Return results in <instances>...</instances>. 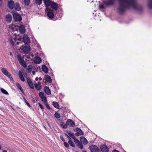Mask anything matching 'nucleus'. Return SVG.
I'll return each mask as SVG.
<instances>
[{"label":"nucleus","instance_id":"8","mask_svg":"<svg viewBox=\"0 0 152 152\" xmlns=\"http://www.w3.org/2000/svg\"><path fill=\"white\" fill-rule=\"evenodd\" d=\"M13 17L16 21H20L22 20L20 15L17 13H15L13 14Z\"/></svg>","mask_w":152,"mask_h":152},{"label":"nucleus","instance_id":"13","mask_svg":"<svg viewBox=\"0 0 152 152\" xmlns=\"http://www.w3.org/2000/svg\"><path fill=\"white\" fill-rule=\"evenodd\" d=\"M100 148L102 151L103 152H108L109 151L108 148L105 145L101 146Z\"/></svg>","mask_w":152,"mask_h":152},{"label":"nucleus","instance_id":"51","mask_svg":"<svg viewBox=\"0 0 152 152\" xmlns=\"http://www.w3.org/2000/svg\"><path fill=\"white\" fill-rule=\"evenodd\" d=\"M27 82L28 83L29 82H32L31 81V79L29 78H27Z\"/></svg>","mask_w":152,"mask_h":152},{"label":"nucleus","instance_id":"41","mask_svg":"<svg viewBox=\"0 0 152 152\" xmlns=\"http://www.w3.org/2000/svg\"><path fill=\"white\" fill-rule=\"evenodd\" d=\"M42 100V101H43L45 103L47 101V99L46 98L45 96H43L41 98Z\"/></svg>","mask_w":152,"mask_h":152},{"label":"nucleus","instance_id":"43","mask_svg":"<svg viewBox=\"0 0 152 152\" xmlns=\"http://www.w3.org/2000/svg\"><path fill=\"white\" fill-rule=\"evenodd\" d=\"M44 93L42 92H40L39 94V96L41 98L44 96Z\"/></svg>","mask_w":152,"mask_h":152},{"label":"nucleus","instance_id":"44","mask_svg":"<svg viewBox=\"0 0 152 152\" xmlns=\"http://www.w3.org/2000/svg\"><path fill=\"white\" fill-rule=\"evenodd\" d=\"M64 146L65 147H66V148H67L69 147V145L67 142H64Z\"/></svg>","mask_w":152,"mask_h":152},{"label":"nucleus","instance_id":"47","mask_svg":"<svg viewBox=\"0 0 152 152\" xmlns=\"http://www.w3.org/2000/svg\"><path fill=\"white\" fill-rule=\"evenodd\" d=\"M10 76H7V77H8L10 79V80H12V81H13V78L11 76L10 74Z\"/></svg>","mask_w":152,"mask_h":152},{"label":"nucleus","instance_id":"63","mask_svg":"<svg viewBox=\"0 0 152 152\" xmlns=\"http://www.w3.org/2000/svg\"><path fill=\"white\" fill-rule=\"evenodd\" d=\"M36 99L37 101H38V99L37 98H36Z\"/></svg>","mask_w":152,"mask_h":152},{"label":"nucleus","instance_id":"61","mask_svg":"<svg viewBox=\"0 0 152 152\" xmlns=\"http://www.w3.org/2000/svg\"><path fill=\"white\" fill-rule=\"evenodd\" d=\"M39 80H40V81L42 80V78H41V77H39Z\"/></svg>","mask_w":152,"mask_h":152},{"label":"nucleus","instance_id":"2","mask_svg":"<svg viewBox=\"0 0 152 152\" xmlns=\"http://www.w3.org/2000/svg\"><path fill=\"white\" fill-rule=\"evenodd\" d=\"M19 41L20 42H17V44L19 45L20 43H21L22 42H24L25 44H28L30 42V39L28 36L24 34L22 38L20 37L18 38Z\"/></svg>","mask_w":152,"mask_h":152},{"label":"nucleus","instance_id":"46","mask_svg":"<svg viewBox=\"0 0 152 152\" xmlns=\"http://www.w3.org/2000/svg\"><path fill=\"white\" fill-rule=\"evenodd\" d=\"M38 104L41 109H44L43 107V105L40 103H39Z\"/></svg>","mask_w":152,"mask_h":152},{"label":"nucleus","instance_id":"58","mask_svg":"<svg viewBox=\"0 0 152 152\" xmlns=\"http://www.w3.org/2000/svg\"><path fill=\"white\" fill-rule=\"evenodd\" d=\"M23 99H24L25 102L27 101L26 99H25V97H23Z\"/></svg>","mask_w":152,"mask_h":152},{"label":"nucleus","instance_id":"39","mask_svg":"<svg viewBox=\"0 0 152 152\" xmlns=\"http://www.w3.org/2000/svg\"><path fill=\"white\" fill-rule=\"evenodd\" d=\"M77 145L78 147L80 149H82L83 148V145L82 143H81L80 142L77 144Z\"/></svg>","mask_w":152,"mask_h":152},{"label":"nucleus","instance_id":"62","mask_svg":"<svg viewBox=\"0 0 152 152\" xmlns=\"http://www.w3.org/2000/svg\"><path fill=\"white\" fill-rule=\"evenodd\" d=\"M10 55H11V56H12V53L11 52H10Z\"/></svg>","mask_w":152,"mask_h":152},{"label":"nucleus","instance_id":"26","mask_svg":"<svg viewBox=\"0 0 152 152\" xmlns=\"http://www.w3.org/2000/svg\"><path fill=\"white\" fill-rule=\"evenodd\" d=\"M42 71L45 73H47L48 71V69L45 65H42Z\"/></svg>","mask_w":152,"mask_h":152},{"label":"nucleus","instance_id":"19","mask_svg":"<svg viewBox=\"0 0 152 152\" xmlns=\"http://www.w3.org/2000/svg\"><path fill=\"white\" fill-rule=\"evenodd\" d=\"M80 140L81 142L84 145H86L88 143L87 140L84 137H81L80 138Z\"/></svg>","mask_w":152,"mask_h":152},{"label":"nucleus","instance_id":"64","mask_svg":"<svg viewBox=\"0 0 152 152\" xmlns=\"http://www.w3.org/2000/svg\"><path fill=\"white\" fill-rule=\"evenodd\" d=\"M1 146L0 145V150H1Z\"/></svg>","mask_w":152,"mask_h":152},{"label":"nucleus","instance_id":"50","mask_svg":"<svg viewBox=\"0 0 152 152\" xmlns=\"http://www.w3.org/2000/svg\"><path fill=\"white\" fill-rule=\"evenodd\" d=\"M137 9H136V10H139V8H140V7H139V9H138V6L137 4ZM130 7H126V9H125V10H126V8H130ZM131 8H132V7H131ZM132 8L133 9V8H132ZM134 9L136 10V9Z\"/></svg>","mask_w":152,"mask_h":152},{"label":"nucleus","instance_id":"18","mask_svg":"<svg viewBox=\"0 0 152 152\" xmlns=\"http://www.w3.org/2000/svg\"><path fill=\"white\" fill-rule=\"evenodd\" d=\"M1 71L6 76H10V73L4 68H2L1 69Z\"/></svg>","mask_w":152,"mask_h":152},{"label":"nucleus","instance_id":"17","mask_svg":"<svg viewBox=\"0 0 152 152\" xmlns=\"http://www.w3.org/2000/svg\"><path fill=\"white\" fill-rule=\"evenodd\" d=\"M76 130L77 132V133H76L75 134L76 136H78L79 134H79L80 135H83V132L80 128H77L76 129Z\"/></svg>","mask_w":152,"mask_h":152},{"label":"nucleus","instance_id":"24","mask_svg":"<svg viewBox=\"0 0 152 152\" xmlns=\"http://www.w3.org/2000/svg\"><path fill=\"white\" fill-rule=\"evenodd\" d=\"M45 79L48 82L51 83L52 82V80L50 76L48 75H46L45 77Z\"/></svg>","mask_w":152,"mask_h":152},{"label":"nucleus","instance_id":"4","mask_svg":"<svg viewBox=\"0 0 152 152\" xmlns=\"http://www.w3.org/2000/svg\"><path fill=\"white\" fill-rule=\"evenodd\" d=\"M25 45L22 46L21 49L25 53H28L30 51V47L28 44H25Z\"/></svg>","mask_w":152,"mask_h":152},{"label":"nucleus","instance_id":"21","mask_svg":"<svg viewBox=\"0 0 152 152\" xmlns=\"http://www.w3.org/2000/svg\"><path fill=\"white\" fill-rule=\"evenodd\" d=\"M18 74L20 80L23 82L25 80L23 77L22 72L20 70H19L18 72Z\"/></svg>","mask_w":152,"mask_h":152},{"label":"nucleus","instance_id":"35","mask_svg":"<svg viewBox=\"0 0 152 152\" xmlns=\"http://www.w3.org/2000/svg\"><path fill=\"white\" fill-rule=\"evenodd\" d=\"M32 66L31 65H29L28 66L27 69L28 72L31 73L32 72Z\"/></svg>","mask_w":152,"mask_h":152},{"label":"nucleus","instance_id":"49","mask_svg":"<svg viewBox=\"0 0 152 152\" xmlns=\"http://www.w3.org/2000/svg\"><path fill=\"white\" fill-rule=\"evenodd\" d=\"M60 138L61 139V140L63 142H65V139L63 137L62 135H61L60 136Z\"/></svg>","mask_w":152,"mask_h":152},{"label":"nucleus","instance_id":"56","mask_svg":"<svg viewBox=\"0 0 152 152\" xmlns=\"http://www.w3.org/2000/svg\"><path fill=\"white\" fill-rule=\"evenodd\" d=\"M32 72L33 75H34L35 74V72L34 71H32Z\"/></svg>","mask_w":152,"mask_h":152},{"label":"nucleus","instance_id":"11","mask_svg":"<svg viewBox=\"0 0 152 152\" xmlns=\"http://www.w3.org/2000/svg\"><path fill=\"white\" fill-rule=\"evenodd\" d=\"M66 124L67 125L70 127H74L75 126V122L70 119H68L66 122Z\"/></svg>","mask_w":152,"mask_h":152},{"label":"nucleus","instance_id":"9","mask_svg":"<svg viewBox=\"0 0 152 152\" xmlns=\"http://www.w3.org/2000/svg\"><path fill=\"white\" fill-rule=\"evenodd\" d=\"M90 149L92 152H98L99 151V149L97 147L94 145L90 147Z\"/></svg>","mask_w":152,"mask_h":152},{"label":"nucleus","instance_id":"59","mask_svg":"<svg viewBox=\"0 0 152 152\" xmlns=\"http://www.w3.org/2000/svg\"><path fill=\"white\" fill-rule=\"evenodd\" d=\"M39 78L38 77H36L35 78V80L36 81H37L38 80Z\"/></svg>","mask_w":152,"mask_h":152},{"label":"nucleus","instance_id":"5","mask_svg":"<svg viewBox=\"0 0 152 152\" xmlns=\"http://www.w3.org/2000/svg\"><path fill=\"white\" fill-rule=\"evenodd\" d=\"M17 58L20 64L24 67H26V64L25 61L23 60V58H22L21 56L20 55H18Z\"/></svg>","mask_w":152,"mask_h":152},{"label":"nucleus","instance_id":"55","mask_svg":"<svg viewBox=\"0 0 152 152\" xmlns=\"http://www.w3.org/2000/svg\"><path fill=\"white\" fill-rule=\"evenodd\" d=\"M31 98H32V102L33 103H35V100L34 99V98L32 97Z\"/></svg>","mask_w":152,"mask_h":152},{"label":"nucleus","instance_id":"60","mask_svg":"<svg viewBox=\"0 0 152 152\" xmlns=\"http://www.w3.org/2000/svg\"><path fill=\"white\" fill-rule=\"evenodd\" d=\"M37 84L39 85H40L41 83L40 82H38V83Z\"/></svg>","mask_w":152,"mask_h":152},{"label":"nucleus","instance_id":"1","mask_svg":"<svg viewBox=\"0 0 152 152\" xmlns=\"http://www.w3.org/2000/svg\"><path fill=\"white\" fill-rule=\"evenodd\" d=\"M119 6L118 11L122 14L125 11L126 8L131 7L134 9H137V6L136 0H118Z\"/></svg>","mask_w":152,"mask_h":152},{"label":"nucleus","instance_id":"37","mask_svg":"<svg viewBox=\"0 0 152 152\" xmlns=\"http://www.w3.org/2000/svg\"><path fill=\"white\" fill-rule=\"evenodd\" d=\"M28 84L30 88L32 89H34V85L32 82H29Z\"/></svg>","mask_w":152,"mask_h":152},{"label":"nucleus","instance_id":"3","mask_svg":"<svg viewBox=\"0 0 152 152\" xmlns=\"http://www.w3.org/2000/svg\"><path fill=\"white\" fill-rule=\"evenodd\" d=\"M9 29L10 31L13 32L14 35L16 36L17 35V32H18V27H16L15 25L12 24L11 25H10L9 26Z\"/></svg>","mask_w":152,"mask_h":152},{"label":"nucleus","instance_id":"45","mask_svg":"<svg viewBox=\"0 0 152 152\" xmlns=\"http://www.w3.org/2000/svg\"><path fill=\"white\" fill-rule=\"evenodd\" d=\"M45 106H46V107L49 109H50V106H49V104H48L46 102H45Z\"/></svg>","mask_w":152,"mask_h":152},{"label":"nucleus","instance_id":"40","mask_svg":"<svg viewBox=\"0 0 152 152\" xmlns=\"http://www.w3.org/2000/svg\"><path fill=\"white\" fill-rule=\"evenodd\" d=\"M61 126L64 129H66L67 128V126L64 122L61 123Z\"/></svg>","mask_w":152,"mask_h":152},{"label":"nucleus","instance_id":"52","mask_svg":"<svg viewBox=\"0 0 152 152\" xmlns=\"http://www.w3.org/2000/svg\"><path fill=\"white\" fill-rule=\"evenodd\" d=\"M65 136L67 137L69 140H70L71 139V138L70 137L68 136L65 133Z\"/></svg>","mask_w":152,"mask_h":152},{"label":"nucleus","instance_id":"32","mask_svg":"<svg viewBox=\"0 0 152 152\" xmlns=\"http://www.w3.org/2000/svg\"><path fill=\"white\" fill-rule=\"evenodd\" d=\"M1 92L3 94L6 95H9L8 92L4 89L2 88H1Z\"/></svg>","mask_w":152,"mask_h":152},{"label":"nucleus","instance_id":"10","mask_svg":"<svg viewBox=\"0 0 152 152\" xmlns=\"http://www.w3.org/2000/svg\"><path fill=\"white\" fill-rule=\"evenodd\" d=\"M15 4L13 1L11 0L8 1V6L10 9L11 10L13 9L15 7Z\"/></svg>","mask_w":152,"mask_h":152},{"label":"nucleus","instance_id":"16","mask_svg":"<svg viewBox=\"0 0 152 152\" xmlns=\"http://www.w3.org/2000/svg\"><path fill=\"white\" fill-rule=\"evenodd\" d=\"M44 90L45 93L48 95H50L51 94L50 90L48 87L45 86L44 88Z\"/></svg>","mask_w":152,"mask_h":152},{"label":"nucleus","instance_id":"54","mask_svg":"<svg viewBox=\"0 0 152 152\" xmlns=\"http://www.w3.org/2000/svg\"><path fill=\"white\" fill-rule=\"evenodd\" d=\"M104 7L102 5H100L99 6V8L100 9H104Z\"/></svg>","mask_w":152,"mask_h":152},{"label":"nucleus","instance_id":"28","mask_svg":"<svg viewBox=\"0 0 152 152\" xmlns=\"http://www.w3.org/2000/svg\"><path fill=\"white\" fill-rule=\"evenodd\" d=\"M34 86L35 88L38 90H40L41 88V86L38 84L37 83H36L34 84Z\"/></svg>","mask_w":152,"mask_h":152},{"label":"nucleus","instance_id":"23","mask_svg":"<svg viewBox=\"0 0 152 152\" xmlns=\"http://www.w3.org/2000/svg\"><path fill=\"white\" fill-rule=\"evenodd\" d=\"M6 19L8 22H10L12 19V16L10 14H8L5 17Z\"/></svg>","mask_w":152,"mask_h":152},{"label":"nucleus","instance_id":"12","mask_svg":"<svg viewBox=\"0 0 152 152\" xmlns=\"http://www.w3.org/2000/svg\"><path fill=\"white\" fill-rule=\"evenodd\" d=\"M50 6L53 10H57L58 8V4L52 1L51 3Z\"/></svg>","mask_w":152,"mask_h":152},{"label":"nucleus","instance_id":"20","mask_svg":"<svg viewBox=\"0 0 152 152\" xmlns=\"http://www.w3.org/2000/svg\"><path fill=\"white\" fill-rule=\"evenodd\" d=\"M20 32L21 34H23L25 32V28L23 25H20L19 27Z\"/></svg>","mask_w":152,"mask_h":152},{"label":"nucleus","instance_id":"53","mask_svg":"<svg viewBox=\"0 0 152 152\" xmlns=\"http://www.w3.org/2000/svg\"><path fill=\"white\" fill-rule=\"evenodd\" d=\"M25 103H26V104L29 107H31V105H30V104H29L28 103V102L27 101H26L25 102Z\"/></svg>","mask_w":152,"mask_h":152},{"label":"nucleus","instance_id":"42","mask_svg":"<svg viewBox=\"0 0 152 152\" xmlns=\"http://www.w3.org/2000/svg\"><path fill=\"white\" fill-rule=\"evenodd\" d=\"M73 139H74V142L77 145L80 142V141L77 139L75 138H75Z\"/></svg>","mask_w":152,"mask_h":152},{"label":"nucleus","instance_id":"48","mask_svg":"<svg viewBox=\"0 0 152 152\" xmlns=\"http://www.w3.org/2000/svg\"><path fill=\"white\" fill-rule=\"evenodd\" d=\"M22 73H23V74L24 75L25 77L27 78V74L25 72H22Z\"/></svg>","mask_w":152,"mask_h":152},{"label":"nucleus","instance_id":"27","mask_svg":"<svg viewBox=\"0 0 152 152\" xmlns=\"http://www.w3.org/2000/svg\"><path fill=\"white\" fill-rule=\"evenodd\" d=\"M53 104L55 108L58 109L59 108V105L56 102H53Z\"/></svg>","mask_w":152,"mask_h":152},{"label":"nucleus","instance_id":"36","mask_svg":"<svg viewBox=\"0 0 152 152\" xmlns=\"http://www.w3.org/2000/svg\"><path fill=\"white\" fill-rule=\"evenodd\" d=\"M55 117L57 118H59L61 117L60 114L57 112H56L54 114Z\"/></svg>","mask_w":152,"mask_h":152},{"label":"nucleus","instance_id":"34","mask_svg":"<svg viewBox=\"0 0 152 152\" xmlns=\"http://www.w3.org/2000/svg\"><path fill=\"white\" fill-rule=\"evenodd\" d=\"M35 1L37 5H40L42 3V0H35Z\"/></svg>","mask_w":152,"mask_h":152},{"label":"nucleus","instance_id":"57","mask_svg":"<svg viewBox=\"0 0 152 152\" xmlns=\"http://www.w3.org/2000/svg\"><path fill=\"white\" fill-rule=\"evenodd\" d=\"M112 152H119V151H118L116 150H113Z\"/></svg>","mask_w":152,"mask_h":152},{"label":"nucleus","instance_id":"14","mask_svg":"<svg viewBox=\"0 0 152 152\" xmlns=\"http://www.w3.org/2000/svg\"><path fill=\"white\" fill-rule=\"evenodd\" d=\"M42 59L39 57H36L34 59V63L37 64H39L42 61Z\"/></svg>","mask_w":152,"mask_h":152},{"label":"nucleus","instance_id":"30","mask_svg":"<svg viewBox=\"0 0 152 152\" xmlns=\"http://www.w3.org/2000/svg\"><path fill=\"white\" fill-rule=\"evenodd\" d=\"M23 2L25 6H28L30 2V0H24Z\"/></svg>","mask_w":152,"mask_h":152},{"label":"nucleus","instance_id":"38","mask_svg":"<svg viewBox=\"0 0 152 152\" xmlns=\"http://www.w3.org/2000/svg\"><path fill=\"white\" fill-rule=\"evenodd\" d=\"M68 134L72 138H75V137L74 136V134L73 133L71 132H69Z\"/></svg>","mask_w":152,"mask_h":152},{"label":"nucleus","instance_id":"15","mask_svg":"<svg viewBox=\"0 0 152 152\" xmlns=\"http://www.w3.org/2000/svg\"><path fill=\"white\" fill-rule=\"evenodd\" d=\"M15 37H15L14 38H12V37H10L9 38L10 42L12 46L14 45V42L16 41V38H15Z\"/></svg>","mask_w":152,"mask_h":152},{"label":"nucleus","instance_id":"33","mask_svg":"<svg viewBox=\"0 0 152 152\" xmlns=\"http://www.w3.org/2000/svg\"><path fill=\"white\" fill-rule=\"evenodd\" d=\"M148 5L149 8L152 9V0H149Z\"/></svg>","mask_w":152,"mask_h":152},{"label":"nucleus","instance_id":"7","mask_svg":"<svg viewBox=\"0 0 152 152\" xmlns=\"http://www.w3.org/2000/svg\"><path fill=\"white\" fill-rule=\"evenodd\" d=\"M115 0H107L104 1V3L107 6H111L113 5Z\"/></svg>","mask_w":152,"mask_h":152},{"label":"nucleus","instance_id":"31","mask_svg":"<svg viewBox=\"0 0 152 152\" xmlns=\"http://www.w3.org/2000/svg\"><path fill=\"white\" fill-rule=\"evenodd\" d=\"M68 143L72 147H75V145L73 143V141L71 139L70 140H69L68 141Z\"/></svg>","mask_w":152,"mask_h":152},{"label":"nucleus","instance_id":"6","mask_svg":"<svg viewBox=\"0 0 152 152\" xmlns=\"http://www.w3.org/2000/svg\"><path fill=\"white\" fill-rule=\"evenodd\" d=\"M46 11H48L47 14V16L50 18H53L54 16L53 10H51L49 8H47L46 9Z\"/></svg>","mask_w":152,"mask_h":152},{"label":"nucleus","instance_id":"22","mask_svg":"<svg viewBox=\"0 0 152 152\" xmlns=\"http://www.w3.org/2000/svg\"><path fill=\"white\" fill-rule=\"evenodd\" d=\"M52 2L50 0H44V4L47 7L50 6Z\"/></svg>","mask_w":152,"mask_h":152},{"label":"nucleus","instance_id":"29","mask_svg":"<svg viewBox=\"0 0 152 152\" xmlns=\"http://www.w3.org/2000/svg\"><path fill=\"white\" fill-rule=\"evenodd\" d=\"M16 85L18 88L19 89L22 93H23V89L20 85L19 83H16Z\"/></svg>","mask_w":152,"mask_h":152},{"label":"nucleus","instance_id":"25","mask_svg":"<svg viewBox=\"0 0 152 152\" xmlns=\"http://www.w3.org/2000/svg\"><path fill=\"white\" fill-rule=\"evenodd\" d=\"M15 10L19 11L21 10L20 5L18 3H16L15 5Z\"/></svg>","mask_w":152,"mask_h":152}]
</instances>
